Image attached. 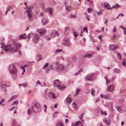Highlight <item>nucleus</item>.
<instances>
[{
  "label": "nucleus",
  "instance_id": "1",
  "mask_svg": "<svg viewBox=\"0 0 126 126\" xmlns=\"http://www.w3.org/2000/svg\"><path fill=\"white\" fill-rule=\"evenodd\" d=\"M21 47V45L19 43H14L12 44L6 46L3 48V50L6 53L9 52L14 53L16 52Z\"/></svg>",
  "mask_w": 126,
  "mask_h": 126
},
{
  "label": "nucleus",
  "instance_id": "2",
  "mask_svg": "<svg viewBox=\"0 0 126 126\" xmlns=\"http://www.w3.org/2000/svg\"><path fill=\"white\" fill-rule=\"evenodd\" d=\"M41 106L39 103L37 102H33L31 104V107L27 111L28 114L29 115H30L32 112L35 113L39 112L41 111Z\"/></svg>",
  "mask_w": 126,
  "mask_h": 126
},
{
  "label": "nucleus",
  "instance_id": "3",
  "mask_svg": "<svg viewBox=\"0 0 126 126\" xmlns=\"http://www.w3.org/2000/svg\"><path fill=\"white\" fill-rule=\"evenodd\" d=\"M55 67V70L59 73H65L68 70V68L61 63H56Z\"/></svg>",
  "mask_w": 126,
  "mask_h": 126
},
{
  "label": "nucleus",
  "instance_id": "4",
  "mask_svg": "<svg viewBox=\"0 0 126 126\" xmlns=\"http://www.w3.org/2000/svg\"><path fill=\"white\" fill-rule=\"evenodd\" d=\"M8 69L9 73L12 75L13 79L14 78V75L16 76L18 72V70L15 65L13 64H11L9 66Z\"/></svg>",
  "mask_w": 126,
  "mask_h": 126
},
{
  "label": "nucleus",
  "instance_id": "5",
  "mask_svg": "<svg viewBox=\"0 0 126 126\" xmlns=\"http://www.w3.org/2000/svg\"><path fill=\"white\" fill-rule=\"evenodd\" d=\"M62 45L66 46L67 47H69L71 46V43L69 39L65 38L63 39L62 43Z\"/></svg>",
  "mask_w": 126,
  "mask_h": 126
},
{
  "label": "nucleus",
  "instance_id": "6",
  "mask_svg": "<svg viewBox=\"0 0 126 126\" xmlns=\"http://www.w3.org/2000/svg\"><path fill=\"white\" fill-rule=\"evenodd\" d=\"M94 75L93 73H90L87 75L85 77L86 81H92L94 78Z\"/></svg>",
  "mask_w": 126,
  "mask_h": 126
},
{
  "label": "nucleus",
  "instance_id": "7",
  "mask_svg": "<svg viewBox=\"0 0 126 126\" xmlns=\"http://www.w3.org/2000/svg\"><path fill=\"white\" fill-rule=\"evenodd\" d=\"M25 12L27 14L28 17L29 18L30 21H32L33 18L32 16V13L31 10H27Z\"/></svg>",
  "mask_w": 126,
  "mask_h": 126
},
{
  "label": "nucleus",
  "instance_id": "8",
  "mask_svg": "<svg viewBox=\"0 0 126 126\" xmlns=\"http://www.w3.org/2000/svg\"><path fill=\"white\" fill-rule=\"evenodd\" d=\"M39 40V37L38 35L36 34H35L33 35V40L35 43H38Z\"/></svg>",
  "mask_w": 126,
  "mask_h": 126
},
{
  "label": "nucleus",
  "instance_id": "9",
  "mask_svg": "<svg viewBox=\"0 0 126 126\" xmlns=\"http://www.w3.org/2000/svg\"><path fill=\"white\" fill-rule=\"evenodd\" d=\"M82 123L80 121H78L75 123H72L71 126H83Z\"/></svg>",
  "mask_w": 126,
  "mask_h": 126
},
{
  "label": "nucleus",
  "instance_id": "10",
  "mask_svg": "<svg viewBox=\"0 0 126 126\" xmlns=\"http://www.w3.org/2000/svg\"><path fill=\"white\" fill-rule=\"evenodd\" d=\"M58 35V32L56 30H54L52 31L51 32L50 37L52 38H54L56 36Z\"/></svg>",
  "mask_w": 126,
  "mask_h": 126
},
{
  "label": "nucleus",
  "instance_id": "11",
  "mask_svg": "<svg viewBox=\"0 0 126 126\" xmlns=\"http://www.w3.org/2000/svg\"><path fill=\"white\" fill-rule=\"evenodd\" d=\"M37 30L40 34V36H42L45 33V30L44 29H37Z\"/></svg>",
  "mask_w": 126,
  "mask_h": 126
},
{
  "label": "nucleus",
  "instance_id": "12",
  "mask_svg": "<svg viewBox=\"0 0 126 126\" xmlns=\"http://www.w3.org/2000/svg\"><path fill=\"white\" fill-rule=\"evenodd\" d=\"M53 83V86H57V87L61 84V81H60L58 79L54 80Z\"/></svg>",
  "mask_w": 126,
  "mask_h": 126
},
{
  "label": "nucleus",
  "instance_id": "13",
  "mask_svg": "<svg viewBox=\"0 0 126 126\" xmlns=\"http://www.w3.org/2000/svg\"><path fill=\"white\" fill-rule=\"evenodd\" d=\"M110 50L113 51L118 48V47L113 44L110 45L109 47Z\"/></svg>",
  "mask_w": 126,
  "mask_h": 126
},
{
  "label": "nucleus",
  "instance_id": "14",
  "mask_svg": "<svg viewBox=\"0 0 126 126\" xmlns=\"http://www.w3.org/2000/svg\"><path fill=\"white\" fill-rule=\"evenodd\" d=\"M103 121L108 125H110L111 123V121L109 119H107L106 117L103 119Z\"/></svg>",
  "mask_w": 126,
  "mask_h": 126
},
{
  "label": "nucleus",
  "instance_id": "15",
  "mask_svg": "<svg viewBox=\"0 0 126 126\" xmlns=\"http://www.w3.org/2000/svg\"><path fill=\"white\" fill-rule=\"evenodd\" d=\"M54 68V66L52 64H50L46 70V72H48L51 70H53Z\"/></svg>",
  "mask_w": 126,
  "mask_h": 126
},
{
  "label": "nucleus",
  "instance_id": "16",
  "mask_svg": "<svg viewBox=\"0 0 126 126\" xmlns=\"http://www.w3.org/2000/svg\"><path fill=\"white\" fill-rule=\"evenodd\" d=\"M48 95L51 98L54 99L57 98V97L55 96V94L52 92H50L48 94Z\"/></svg>",
  "mask_w": 126,
  "mask_h": 126
},
{
  "label": "nucleus",
  "instance_id": "17",
  "mask_svg": "<svg viewBox=\"0 0 126 126\" xmlns=\"http://www.w3.org/2000/svg\"><path fill=\"white\" fill-rule=\"evenodd\" d=\"M42 21L43 25H45L47 24L48 19L47 18L44 17L42 19Z\"/></svg>",
  "mask_w": 126,
  "mask_h": 126
},
{
  "label": "nucleus",
  "instance_id": "18",
  "mask_svg": "<svg viewBox=\"0 0 126 126\" xmlns=\"http://www.w3.org/2000/svg\"><path fill=\"white\" fill-rule=\"evenodd\" d=\"M72 100L71 98L68 97V96L67 98L65 99V101L66 102V104L67 105H69L70 103L71 102Z\"/></svg>",
  "mask_w": 126,
  "mask_h": 126
},
{
  "label": "nucleus",
  "instance_id": "19",
  "mask_svg": "<svg viewBox=\"0 0 126 126\" xmlns=\"http://www.w3.org/2000/svg\"><path fill=\"white\" fill-rule=\"evenodd\" d=\"M114 86L113 85L109 86L107 88L108 91L110 92L113 91L114 89Z\"/></svg>",
  "mask_w": 126,
  "mask_h": 126
},
{
  "label": "nucleus",
  "instance_id": "20",
  "mask_svg": "<svg viewBox=\"0 0 126 126\" xmlns=\"http://www.w3.org/2000/svg\"><path fill=\"white\" fill-rule=\"evenodd\" d=\"M0 86L2 89H3L5 88L7 86L6 84L4 82L1 81L0 83Z\"/></svg>",
  "mask_w": 126,
  "mask_h": 126
},
{
  "label": "nucleus",
  "instance_id": "21",
  "mask_svg": "<svg viewBox=\"0 0 126 126\" xmlns=\"http://www.w3.org/2000/svg\"><path fill=\"white\" fill-rule=\"evenodd\" d=\"M69 27L66 26L65 27V29L64 31V33L65 35H67L69 34Z\"/></svg>",
  "mask_w": 126,
  "mask_h": 126
},
{
  "label": "nucleus",
  "instance_id": "22",
  "mask_svg": "<svg viewBox=\"0 0 126 126\" xmlns=\"http://www.w3.org/2000/svg\"><path fill=\"white\" fill-rule=\"evenodd\" d=\"M100 97L102 98H104L106 99H108L110 98V96L109 95H107L106 96L103 95L102 94L100 95Z\"/></svg>",
  "mask_w": 126,
  "mask_h": 126
},
{
  "label": "nucleus",
  "instance_id": "23",
  "mask_svg": "<svg viewBox=\"0 0 126 126\" xmlns=\"http://www.w3.org/2000/svg\"><path fill=\"white\" fill-rule=\"evenodd\" d=\"M12 126H18L17 122L16 119H14L12 120Z\"/></svg>",
  "mask_w": 126,
  "mask_h": 126
},
{
  "label": "nucleus",
  "instance_id": "24",
  "mask_svg": "<svg viewBox=\"0 0 126 126\" xmlns=\"http://www.w3.org/2000/svg\"><path fill=\"white\" fill-rule=\"evenodd\" d=\"M26 35L25 33L20 35L19 36V39L21 40L22 39H26L27 38Z\"/></svg>",
  "mask_w": 126,
  "mask_h": 126
},
{
  "label": "nucleus",
  "instance_id": "25",
  "mask_svg": "<svg viewBox=\"0 0 126 126\" xmlns=\"http://www.w3.org/2000/svg\"><path fill=\"white\" fill-rule=\"evenodd\" d=\"M53 11V10L52 8L48 7L47 8V12H49V14L50 15H52Z\"/></svg>",
  "mask_w": 126,
  "mask_h": 126
},
{
  "label": "nucleus",
  "instance_id": "26",
  "mask_svg": "<svg viewBox=\"0 0 126 126\" xmlns=\"http://www.w3.org/2000/svg\"><path fill=\"white\" fill-rule=\"evenodd\" d=\"M113 72L117 74L119 73L120 72V70L118 68H115L113 69Z\"/></svg>",
  "mask_w": 126,
  "mask_h": 126
},
{
  "label": "nucleus",
  "instance_id": "27",
  "mask_svg": "<svg viewBox=\"0 0 126 126\" xmlns=\"http://www.w3.org/2000/svg\"><path fill=\"white\" fill-rule=\"evenodd\" d=\"M58 87L60 90H62L65 88V86L64 85H62L60 84Z\"/></svg>",
  "mask_w": 126,
  "mask_h": 126
},
{
  "label": "nucleus",
  "instance_id": "28",
  "mask_svg": "<svg viewBox=\"0 0 126 126\" xmlns=\"http://www.w3.org/2000/svg\"><path fill=\"white\" fill-rule=\"evenodd\" d=\"M73 108L75 110H77V104L75 102H73L72 105Z\"/></svg>",
  "mask_w": 126,
  "mask_h": 126
},
{
  "label": "nucleus",
  "instance_id": "29",
  "mask_svg": "<svg viewBox=\"0 0 126 126\" xmlns=\"http://www.w3.org/2000/svg\"><path fill=\"white\" fill-rule=\"evenodd\" d=\"M81 89L80 88H77L75 92V94L74 96H76L77 95H78L79 93L81 91Z\"/></svg>",
  "mask_w": 126,
  "mask_h": 126
},
{
  "label": "nucleus",
  "instance_id": "30",
  "mask_svg": "<svg viewBox=\"0 0 126 126\" xmlns=\"http://www.w3.org/2000/svg\"><path fill=\"white\" fill-rule=\"evenodd\" d=\"M36 58L37 59H37V60L38 62L42 58V56L40 54H38L36 55Z\"/></svg>",
  "mask_w": 126,
  "mask_h": 126
},
{
  "label": "nucleus",
  "instance_id": "31",
  "mask_svg": "<svg viewBox=\"0 0 126 126\" xmlns=\"http://www.w3.org/2000/svg\"><path fill=\"white\" fill-rule=\"evenodd\" d=\"M33 35V33H31L28 34L27 35H26L27 36V38L28 39H30L32 36Z\"/></svg>",
  "mask_w": 126,
  "mask_h": 126
},
{
  "label": "nucleus",
  "instance_id": "32",
  "mask_svg": "<svg viewBox=\"0 0 126 126\" xmlns=\"http://www.w3.org/2000/svg\"><path fill=\"white\" fill-rule=\"evenodd\" d=\"M65 9L68 12H70L72 8L71 6L68 5L66 7Z\"/></svg>",
  "mask_w": 126,
  "mask_h": 126
},
{
  "label": "nucleus",
  "instance_id": "33",
  "mask_svg": "<svg viewBox=\"0 0 126 126\" xmlns=\"http://www.w3.org/2000/svg\"><path fill=\"white\" fill-rule=\"evenodd\" d=\"M104 6L105 7L107 8L110 7V5L109 3L107 2H105L104 3Z\"/></svg>",
  "mask_w": 126,
  "mask_h": 126
},
{
  "label": "nucleus",
  "instance_id": "34",
  "mask_svg": "<svg viewBox=\"0 0 126 126\" xmlns=\"http://www.w3.org/2000/svg\"><path fill=\"white\" fill-rule=\"evenodd\" d=\"M108 77L107 76H105V79L106 80V83L107 85L110 83V81L109 79H108Z\"/></svg>",
  "mask_w": 126,
  "mask_h": 126
},
{
  "label": "nucleus",
  "instance_id": "35",
  "mask_svg": "<svg viewBox=\"0 0 126 126\" xmlns=\"http://www.w3.org/2000/svg\"><path fill=\"white\" fill-rule=\"evenodd\" d=\"M103 10H100L99 12H96L97 14L98 15H101L103 13Z\"/></svg>",
  "mask_w": 126,
  "mask_h": 126
},
{
  "label": "nucleus",
  "instance_id": "36",
  "mask_svg": "<svg viewBox=\"0 0 126 126\" xmlns=\"http://www.w3.org/2000/svg\"><path fill=\"white\" fill-rule=\"evenodd\" d=\"M56 126H64L63 123L59 122L56 125Z\"/></svg>",
  "mask_w": 126,
  "mask_h": 126
},
{
  "label": "nucleus",
  "instance_id": "37",
  "mask_svg": "<svg viewBox=\"0 0 126 126\" xmlns=\"http://www.w3.org/2000/svg\"><path fill=\"white\" fill-rule=\"evenodd\" d=\"M83 70V69H80V70L79 71L76 73L75 74V75L76 76H77Z\"/></svg>",
  "mask_w": 126,
  "mask_h": 126
},
{
  "label": "nucleus",
  "instance_id": "38",
  "mask_svg": "<svg viewBox=\"0 0 126 126\" xmlns=\"http://www.w3.org/2000/svg\"><path fill=\"white\" fill-rule=\"evenodd\" d=\"M84 114V113H82L81 114V115L79 116V119L82 121H83L84 120H82V118L83 117Z\"/></svg>",
  "mask_w": 126,
  "mask_h": 126
},
{
  "label": "nucleus",
  "instance_id": "39",
  "mask_svg": "<svg viewBox=\"0 0 126 126\" xmlns=\"http://www.w3.org/2000/svg\"><path fill=\"white\" fill-rule=\"evenodd\" d=\"M116 54H117V57L118 58V59L119 60H121V55H120V54H119V53H116Z\"/></svg>",
  "mask_w": 126,
  "mask_h": 126
},
{
  "label": "nucleus",
  "instance_id": "40",
  "mask_svg": "<svg viewBox=\"0 0 126 126\" xmlns=\"http://www.w3.org/2000/svg\"><path fill=\"white\" fill-rule=\"evenodd\" d=\"M76 15H74L72 14H71L69 16L70 18H74L76 17Z\"/></svg>",
  "mask_w": 126,
  "mask_h": 126
},
{
  "label": "nucleus",
  "instance_id": "41",
  "mask_svg": "<svg viewBox=\"0 0 126 126\" xmlns=\"http://www.w3.org/2000/svg\"><path fill=\"white\" fill-rule=\"evenodd\" d=\"M86 93L87 94H88L90 93V90L87 87L86 88Z\"/></svg>",
  "mask_w": 126,
  "mask_h": 126
},
{
  "label": "nucleus",
  "instance_id": "42",
  "mask_svg": "<svg viewBox=\"0 0 126 126\" xmlns=\"http://www.w3.org/2000/svg\"><path fill=\"white\" fill-rule=\"evenodd\" d=\"M1 46V48H3H3H4V47H5L6 46H4V43L3 42H1L0 44Z\"/></svg>",
  "mask_w": 126,
  "mask_h": 126
},
{
  "label": "nucleus",
  "instance_id": "43",
  "mask_svg": "<svg viewBox=\"0 0 126 126\" xmlns=\"http://www.w3.org/2000/svg\"><path fill=\"white\" fill-rule=\"evenodd\" d=\"M42 9L44 12H47V8L44 6L42 7Z\"/></svg>",
  "mask_w": 126,
  "mask_h": 126
},
{
  "label": "nucleus",
  "instance_id": "44",
  "mask_svg": "<svg viewBox=\"0 0 126 126\" xmlns=\"http://www.w3.org/2000/svg\"><path fill=\"white\" fill-rule=\"evenodd\" d=\"M112 8H116L117 9L116 7V6L115 5H114L112 7H110V8H108L107 9L108 10H110L112 9Z\"/></svg>",
  "mask_w": 126,
  "mask_h": 126
},
{
  "label": "nucleus",
  "instance_id": "45",
  "mask_svg": "<svg viewBox=\"0 0 126 126\" xmlns=\"http://www.w3.org/2000/svg\"><path fill=\"white\" fill-rule=\"evenodd\" d=\"M18 103V101L16 100L12 104V105H13L17 104Z\"/></svg>",
  "mask_w": 126,
  "mask_h": 126
},
{
  "label": "nucleus",
  "instance_id": "46",
  "mask_svg": "<svg viewBox=\"0 0 126 126\" xmlns=\"http://www.w3.org/2000/svg\"><path fill=\"white\" fill-rule=\"evenodd\" d=\"M126 63V59H124L123 61L122 62V64L123 65H125Z\"/></svg>",
  "mask_w": 126,
  "mask_h": 126
},
{
  "label": "nucleus",
  "instance_id": "47",
  "mask_svg": "<svg viewBox=\"0 0 126 126\" xmlns=\"http://www.w3.org/2000/svg\"><path fill=\"white\" fill-rule=\"evenodd\" d=\"M73 35L75 37H77L78 35V33L75 32H74Z\"/></svg>",
  "mask_w": 126,
  "mask_h": 126
},
{
  "label": "nucleus",
  "instance_id": "48",
  "mask_svg": "<svg viewBox=\"0 0 126 126\" xmlns=\"http://www.w3.org/2000/svg\"><path fill=\"white\" fill-rule=\"evenodd\" d=\"M49 64L48 63H47L42 68L43 69L45 68L46 67H47L49 65Z\"/></svg>",
  "mask_w": 126,
  "mask_h": 126
},
{
  "label": "nucleus",
  "instance_id": "49",
  "mask_svg": "<svg viewBox=\"0 0 126 126\" xmlns=\"http://www.w3.org/2000/svg\"><path fill=\"white\" fill-rule=\"evenodd\" d=\"M14 99V98L13 96H12L7 101V102H8L12 101V100H13Z\"/></svg>",
  "mask_w": 126,
  "mask_h": 126
},
{
  "label": "nucleus",
  "instance_id": "50",
  "mask_svg": "<svg viewBox=\"0 0 126 126\" xmlns=\"http://www.w3.org/2000/svg\"><path fill=\"white\" fill-rule=\"evenodd\" d=\"M83 30L84 31L86 32L87 33L88 32V31L87 27H84L83 29Z\"/></svg>",
  "mask_w": 126,
  "mask_h": 126
},
{
  "label": "nucleus",
  "instance_id": "51",
  "mask_svg": "<svg viewBox=\"0 0 126 126\" xmlns=\"http://www.w3.org/2000/svg\"><path fill=\"white\" fill-rule=\"evenodd\" d=\"M62 51V50L61 49H57L56 50V53H58L59 52H61Z\"/></svg>",
  "mask_w": 126,
  "mask_h": 126
},
{
  "label": "nucleus",
  "instance_id": "52",
  "mask_svg": "<svg viewBox=\"0 0 126 126\" xmlns=\"http://www.w3.org/2000/svg\"><path fill=\"white\" fill-rule=\"evenodd\" d=\"M92 9L90 8H88V11L89 13H90L92 12Z\"/></svg>",
  "mask_w": 126,
  "mask_h": 126
},
{
  "label": "nucleus",
  "instance_id": "53",
  "mask_svg": "<svg viewBox=\"0 0 126 126\" xmlns=\"http://www.w3.org/2000/svg\"><path fill=\"white\" fill-rule=\"evenodd\" d=\"M72 59L73 60L75 61L76 59V56L75 55L73 56L72 57Z\"/></svg>",
  "mask_w": 126,
  "mask_h": 126
},
{
  "label": "nucleus",
  "instance_id": "54",
  "mask_svg": "<svg viewBox=\"0 0 126 126\" xmlns=\"http://www.w3.org/2000/svg\"><path fill=\"white\" fill-rule=\"evenodd\" d=\"M15 107L14 106L12 108H11L9 109V111H11L13 110H14L15 108Z\"/></svg>",
  "mask_w": 126,
  "mask_h": 126
},
{
  "label": "nucleus",
  "instance_id": "55",
  "mask_svg": "<svg viewBox=\"0 0 126 126\" xmlns=\"http://www.w3.org/2000/svg\"><path fill=\"white\" fill-rule=\"evenodd\" d=\"M11 8V6H7L6 8V11H8L9 9Z\"/></svg>",
  "mask_w": 126,
  "mask_h": 126
},
{
  "label": "nucleus",
  "instance_id": "56",
  "mask_svg": "<svg viewBox=\"0 0 126 126\" xmlns=\"http://www.w3.org/2000/svg\"><path fill=\"white\" fill-rule=\"evenodd\" d=\"M87 55L88 58H91L93 56L92 55V54H88Z\"/></svg>",
  "mask_w": 126,
  "mask_h": 126
},
{
  "label": "nucleus",
  "instance_id": "57",
  "mask_svg": "<svg viewBox=\"0 0 126 126\" xmlns=\"http://www.w3.org/2000/svg\"><path fill=\"white\" fill-rule=\"evenodd\" d=\"M4 101V98L2 99L0 102V105L1 104L3 103Z\"/></svg>",
  "mask_w": 126,
  "mask_h": 126
},
{
  "label": "nucleus",
  "instance_id": "58",
  "mask_svg": "<svg viewBox=\"0 0 126 126\" xmlns=\"http://www.w3.org/2000/svg\"><path fill=\"white\" fill-rule=\"evenodd\" d=\"M116 109L117 111H118L119 112H120L121 111V110L118 107H117L116 108Z\"/></svg>",
  "mask_w": 126,
  "mask_h": 126
},
{
  "label": "nucleus",
  "instance_id": "59",
  "mask_svg": "<svg viewBox=\"0 0 126 126\" xmlns=\"http://www.w3.org/2000/svg\"><path fill=\"white\" fill-rule=\"evenodd\" d=\"M22 85L24 87H25L27 86V84L26 83H22Z\"/></svg>",
  "mask_w": 126,
  "mask_h": 126
},
{
  "label": "nucleus",
  "instance_id": "60",
  "mask_svg": "<svg viewBox=\"0 0 126 126\" xmlns=\"http://www.w3.org/2000/svg\"><path fill=\"white\" fill-rule=\"evenodd\" d=\"M13 96L14 98L15 99V98H16L18 96V95L17 94H16L13 95Z\"/></svg>",
  "mask_w": 126,
  "mask_h": 126
},
{
  "label": "nucleus",
  "instance_id": "61",
  "mask_svg": "<svg viewBox=\"0 0 126 126\" xmlns=\"http://www.w3.org/2000/svg\"><path fill=\"white\" fill-rule=\"evenodd\" d=\"M120 27L123 30H125V29H126V28H125L123 26L121 25Z\"/></svg>",
  "mask_w": 126,
  "mask_h": 126
},
{
  "label": "nucleus",
  "instance_id": "62",
  "mask_svg": "<svg viewBox=\"0 0 126 126\" xmlns=\"http://www.w3.org/2000/svg\"><path fill=\"white\" fill-rule=\"evenodd\" d=\"M108 20L107 19H106L104 22V24H105L106 26L107 25V23L108 21Z\"/></svg>",
  "mask_w": 126,
  "mask_h": 126
},
{
  "label": "nucleus",
  "instance_id": "63",
  "mask_svg": "<svg viewBox=\"0 0 126 126\" xmlns=\"http://www.w3.org/2000/svg\"><path fill=\"white\" fill-rule=\"evenodd\" d=\"M116 31V29L115 26H114V28L113 29L112 32H113Z\"/></svg>",
  "mask_w": 126,
  "mask_h": 126
},
{
  "label": "nucleus",
  "instance_id": "64",
  "mask_svg": "<svg viewBox=\"0 0 126 126\" xmlns=\"http://www.w3.org/2000/svg\"><path fill=\"white\" fill-rule=\"evenodd\" d=\"M116 6V7L117 9L120 7V6L118 4H115Z\"/></svg>",
  "mask_w": 126,
  "mask_h": 126
}]
</instances>
